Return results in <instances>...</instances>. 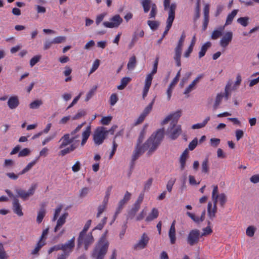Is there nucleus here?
<instances>
[{
	"instance_id": "nucleus-1",
	"label": "nucleus",
	"mask_w": 259,
	"mask_h": 259,
	"mask_svg": "<svg viewBox=\"0 0 259 259\" xmlns=\"http://www.w3.org/2000/svg\"><path fill=\"white\" fill-rule=\"evenodd\" d=\"M85 123L84 121L78 125L70 133L65 134L61 138L59 141L61 143L59 148L61 149L59 153V155L64 156L77 148L78 144L76 143L79 141L78 139L80 137L79 132Z\"/></svg>"
},
{
	"instance_id": "nucleus-2",
	"label": "nucleus",
	"mask_w": 259,
	"mask_h": 259,
	"mask_svg": "<svg viewBox=\"0 0 259 259\" xmlns=\"http://www.w3.org/2000/svg\"><path fill=\"white\" fill-rule=\"evenodd\" d=\"M164 136V129H159L153 133L142 145L135 147L133 151V160L138 159L145 151L148 150L147 155L150 156L158 148Z\"/></svg>"
},
{
	"instance_id": "nucleus-3",
	"label": "nucleus",
	"mask_w": 259,
	"mask_h": 259,
	"mask_svg": "<svg viewBox=\"0 0 259 259\" xmlns=\"http://www.w3.org/2000/svg\"><path fill=\"white\" fill-rule=\"evenodd\" d=\"M109 246V242L98 240L92 251L91 256L95 259H104Z\"/></svg>"
},
{
	"instance_id": "nucleus-4",
	"label": "nucleus",
	"mask_w": 259,
	"mask_h": 259,
	"mask_svg": "<svg viewBox=\"0 0 259 259\" xmlns=\"http://www.w3.org/2000/svg\"><path fill=\"white\" fill-rule=\"evenodd\" d=\"M94 240L92 232L88 234H79L77 240L76 250H78L82 246H83L84 249L88 250L89 247L94 243Z\"/></svg>"
},
{
	"instance_id": "nucleus-5",
	"label": "nucleus",
	"mask_w": 259,
	"mask_h": 259,
	"mask_svg": "<svg viewBox=\"0 0 259 259\" xmlns=\"http://www.w3.org/2000/svg\"><path fill=\"white\" fill-rule=\"evenodd\" d=\"M176 8L177 5H176L175 4H172L170 7L168 16L166 20V26L165 27V31H164L162 35L161 36V37L160 39H159L157 41V43L158 45H160L162 42V39L167 34L169 30L170 29L172 26L173 21L175 17V11L176 10Z\"/></svg>"
},
{
	"instance_id": "nucleus-6",
	"label": "nucleus",
	"mask_w": 259,
	"mask_h": 259,
	"mask_svg": "<svg viewBox=\"0 0 259 259\" xmlns=\"http://www.w3.org/2000/svg\"><path fill=\"white\" fill-rule=\"evenodd\" d=\"M181 125L176 124L175 122H171L167 128L165 134L170 139L175 140L182 134Z\"/></svg>"
},
{
	"instance_id": "nucleus-7",
	"label": "nucleus",
	"mask_w": 259,
	"mask_h": 259,
	"mask_svg": "<svg viewBox=\"0 0 259 259\" xmlns=\"http://www.w3.org/2000/svg\"><path fill=\"white\" fill-rule=\"evenodd\" d=\"M185 37L186 35L184 32H183L181 35V36L178 41V43L175 49V54L174 56V59L176 61V65L178 67H180L181 65V58L182 55V48Z\"/></svg>"
},
{
	"instance_id": "nucleus-8",
	"label": "nucleus",
	"mask_w": 259,
	"mask_h": 259,
	"mask_svg": "<svg viewBox=\"0 0 259 259\" xmlns=\"http://www.w3.org/2000/svg\"><path fill=\"white\" fill-rule=\"evenodd\" d=\"M37 187V184H32L28 190L26 191L22 189H16L15 192L17 193V197H20L23 200L25 201L28 199L30 196H32L35 191Z\"/></svg>"
},
{
	"instance_id": "nucleus-9",
	"label": "nucleus",
	"mask_w": 259,
	"mask_h": 259,
	"mask_svg": "<svg viewBox=\"0 0 259 259\" xmlns=\"http://www.w3.org/2000/svg\"><path fill=\"white\" fill-rule=\"evenodd\" d=\"M108 131L103 127H98L95 131L93 135V140L96 145H101L106 139Z\"/></svg>"
},
{
	"instance_id": "nucleus-10",
	"label": "nucleus",
	"mask_w": 259,
	"mask_h": 259,
	"mask_svg": "<svg viewBox=\"0 0 259 259\" xmlns=\"http://www.w3.org/2000/svg\"><path fill=\"white\" fill-rule=\"evenodd\" d=\"M201 237L199 230L193 229L189 232L188 235L187 239V243L190 246H193L199 242Z\"/></svg>"
},
{
	"instance_id": "nucleus-11",
	"label": "nucleus",
	"mask_w": 259,
	"mask_h": 259,
	"mask_svg": "<svg viewBox=\"0 0 259 259\" xmlns=\"http://www.w3.org/2000/svg\"><path fill=\"white\" fill-rule=\"evenodd\" d=\"M123 22L119 15H115L110 19V21L104 22L103 25L107 28H117Z\"/></svg>"
},
{
	"instance_id": "nucleus-12",
	"label": "nucleus",
	"mask_w": 259,
	"mask_h": 259,
	"mask_svg": "<svg viewBox=\"0 0 259 259\" xmlns=\"http://www.w3.org/2000/svg\"><path fill=\"white\" fill-rule=\"evenodd\" d=\"M149 238L145 233H143L138 242L134 245V249L137 250L145 248L147 245Z\"/></svg>"
},
{
	"instance_id": "nucleus-13",
	"label": "nucleus",
	"mask_w": 259,
	"mask_h": 259,
	"mask_svg": "<svg viewBox=\"0 0 259 259\" xmlns=\"http://www.w3.org/2000/svg\"><path fill=\"white\" fill-rule=\"evenodd\" d=\"M74 241L75 237H73L65 243L60 244L61 250H63L64 252H66L68 255L72 251V249L74 247Z\"/></svg>"
},
{
	"instance_id": "nucleus-14",
	"label": "nucleus",
	"mask_w": 259,
	"mask_h": 259,
	"mask_svg": "<svg viewBox=\"0 0 259 259\" xmlns=\"http://www.w3.org/2000/svg\"><path fill=\"white\" fill-rule=\"evenodd\" d=\"M181 116V111L178 110L176 112L171 113L166 116L164 119L162 121V124H166L169 121L172 120L171 122H175L176 124H177L179 118Z\"/></svg>"
},
{
	"instance_id": "nucleus-15",
	"label": "nucleus",
	"mask_w": 259,
	"mask_h": 259,
	"mask_svg": "<svg viewBox=\"0 0 259 259\" xmlns=\"http://www.w3.org/2000/svg\"><path fill=\"white\" fill-rule=\"evenodd\" d=\"M233 33L231 31L227 32L220 40V44L223 48H226L232 41Z\"/></svg>"
},
{
	"instance_id": "nucleus-16",
	"label": "nucleus",
	"mask_w": 259,
	"mask_h": 259,
	"mask_svg": "<svg viewBox=\"0 0 259 259\" xmlns=\"http://www.w3.org/2000/svg\"><path fill=\"white\" fill-rule=\"evenodd\" d=\"M209 5L208 4L205 5L203 9L204 20L203 23V30H205L209 22Z\"/></svg>"
},
{
	"instance_id": "nucleus-17",
	"label": "nucleus",
	"mask_w": 259,
	"mask_h": 259,
	"mask_svg": "<svg viewBox=\"0 0 259 259\" xmlns=\"http://www.w3.org/2000/svg\"><path fill=\"white\" fill-rule=\"evenodd\" d=\"M13 210L14 212L19 217H21L23 215V213L22 211V206L18 198H15L13 201Z\"/></svg>"
},
{
	"instance_id": "nucleus-18",
	"label": "nucleus",
	"mask_w": 259,
	"mask_h": 259,
	"mask_svg": "<svg viewBox=\"0 0 259 259\" xmlns=\"http://www.w3.org/2000/svg\"><path fill=\"white\" fill-rule=\"evenodd\" d=\"M19 105L18 97L16 96L11 97L8 101V105L10 109H16Z\"/></svg>"
},
{
	"instance_id": "nucleus-19",
	"label": "nucleus",
	"mask_w": 259,
	"mask_h": 259,
	"mask_svg": "<svg viewBox=\"0 0 259 259\" xmlns=\"http://www.w3.org/2000/svg\"><path fill=\"white\" fill-rule=\"evenodd\" d=\"M175 223L176 221H174L168 231V236L171 244L175 243L176 240Z\"/></svg>"
},
{
	"instance_id": "nucleus-20",
	"label": "nucleus",
	"mask_w": 259,
	"mask_h": 259,
	"mask_svg": "<svg viewBox=\"0 0 259 259\" xmlns=\"http://www.w3.org/2000/svg\"><path fill=\"white\" fill-rule=\"evenodd\" d=\"M91 133V126L88 125L85 129L83 131L81 134L82 140L81 142V146H83L86 143L88 138H89Z\"/></svg>"
},
{
	"instance_id": "nucleus-21",
	"label": "nucleus",
	"mask_w": 259,
	"mask_h": 259,
	"mask_svg": "<svg viewBox=\"0 0 259 259\" xmlns=\"http://www.w3.org/2000/svg\"><path fill=\"white\" fill-rule=\"evenodd\" d=\"M217 210V204H213V207L212 208V203L209 202L207 205V212L208 217L211 220H213L215 218Z\"/></svg>"
},
{
	"instance_id": "nucleus-22",
	"label": "nucleus",
	"mask_w": 259,
	"mask_h": 259,
	"mask_svg": "<svg viewBox=\"0 0 259 259\" xmlns=\"http://www.w3.org/2000/svg\"><path fill=\"white\" fill-rule=\"evenodd\" d=\"M158 214L159 211L158 209L156 208H152L151 212L146 218L145 221L148 222H151L156 219L158 217Z\"/></svg>"
},
{
	"instance_id": "nucleus-23",
	"label": "nucleus",
	"mask_w": 259,
	"mask_h": 259,
	"mask_svg": "<svg viewBox=\"0 0 259 259\" xmlns=\"http://www.w3.org/2000/svg\"><path fill=\"white\" fill-rule=\"evenodd\" d=\"M153 4L152 0H141V4L143 8L145 13L149 12L150 8H151V4Z\"/></svg>"
},
{
	"instance_id": "nucleus-24",
	"label": "nucleus",
	"mask_w": 259,
	"mask_h": 259,
	"mask_svg": "<svg viewBox=\"0 0 259 259\" xmlns=\"http://www.w3.org/2000/svg\"><path fill=\"white\" fill-rule=\"evenodd\" d=\"M213 190L212 192L211 198L213 202V204H217L218 202V199L220 197L219 194L218 187L216 185L213 186Z\"/></svg>"
},
{
	"instance_id": "nucleus-25",
	"label": "nucleus",
	"mask_w": 259,
	"mask_h": 259,
	"mask_svg": "<svg viewBox=\"0 0 259 259\" xmlns=\"http://www.w3.org/2000/svg\"><path fill=\"white\" fill-rule=\"evenodd\" d=\"M211 43L209 41H207L202 46L200 51L199 52V58H201L205 55L207 50L211 47Z\"/></svg>"
},
{
	"instance_id": "nucleus-26",
	"label": "nucleus",
	"mask_w": 259,
	"mask_h": 259,
	"mask_svg": "<svg viewBox=\"0 0 259 259\" xmlns=\"http://www.w3.org/2000/svg\"><path fill=\"white\" fill-rule=\"evenodd\" d=\"M131 80V78L130 77H123L120 80V84L117 86V89L119 90H123Z\"/></svg>"
},
{
	"instance_id": "nucleus-27",
	"label": "nucleus",
	"mask_w": 259,
	"mask_h": 259,
	"mask_svg": "<svg viewBox=\"0 0 259 259\" xmlns=\"http://www.w3.org/2000/svg\"><path fill=\"white\" fill-rule=\"evenodd\" d=\"M224 96V94L223 93H220V94H217L215 99L214 104L213 105V108L214 110H215L218 108L219 105L221 103V102L222 101V99H223Z\"/></svg>"
},
{
	"instance_id": "nucleus-28",
	"label": "nucleus",
	"mask_w": 259,
	"mask_h": 259,
	"mask_svg": "<svg viewBox=\"0 0 259 259\" xmlns=\"http://www.w3.org/2000/svg\"><path fill=\"white\" fill-rule=\"evenodd\" d=\"M238 11V10H234L231 13L228 14L226 19L225 25H230L232 23L234 17L236 16Z\"/></svg>"
},
{
	"instance_id": "nucleus-29",
	"label": "nucleus",
	"mask_w": 259,
	"mask_h": 259,
	"mask_svg": "<svg viewBox=\"0 0 259 259\" xmlns=\"http://www.w3.org/2000/svg\"><path fill=\"white\" fill-rule=\"evenodd\" d=\"M136 64V58L135 56H133L130 58L127 65V68L128 70H133L135 68Z\"/></svg>"
},
{
	"instance_id": "nucleus-30",
	"label": "nucleus",
	"mask_w": 259,
	"mask_h": 259,
	"mask_svg": "<svg viewBox=\"0 0 259 259\" xmlns=\"http://www.w3.org/2000/svg\"><path fill=\"white\" fill-rule=\"evenodd\" d=\"M224 29V27H220L219 29L214 30L211 34V38L216 39L222 36Z\"/></svg>"
},
{
	"instance_id": "nucleus-31",
	"label": "nucleus",
	"mask_w": 259,
	"mask_h": 259,
	"mask_svg": "<svg viewBox=\"0 0 259 259\" xmlns=\"http://www.w3.org/2000/svg\"><path fill=\"white\" fill-rule=\"evenodd\" d=\"M200 16V0H197L194 21L197 20Z\"/></svg>"
},
{
	"instance_id": "nucleus-32",
	"label": "nucleus",
	"mask_w": 259,
	"mask_h": 259,
	"mask_svg": "<svg viewBox=\"0 0 259 259\" xmlns=\"http://www.w3.org/2000/svg\"><path fill=\"white\" fill-rule=\"evenodd\" d=\"M46 212V209L44 207H41L38 211L36 219V221L38 223H40L42 222L44 217L45 216Z\"/></svg>"
},
{
	"instance_id": "nucleus-33",
	"label": "nucleus",
	"mask_w": 259,
	"mask_h": 259,
	"mask_svg": "<svg viewBox=\"0 0 259 259\" xmlns=\"http://www.w3.org/2000/svg\"><path fill=\"white\" fill-rule=\"evenodd\" d=\"M152 82L150 81L149 79L147 80H145V85L143 92V98L144 99L146 96L147 95L148 92L149 91V88L151 85Z\"/></svg>"
},
{
	"instance_id": "nucleus-34",
	"label": "nucleus",
	"mask_w": 259,
	"mask_h": 259,
	"mask_svg": "<svg viewBox=\"0 0 259 259\" xmlns=\"http://www.w3.org/2000/svg\"><path fill=\"white\" fill-rule=\"evenodd\" d=\"M210 120V117H207L202 123H198L197 124H193L192 126L193 129H199L204 127L207 123L208 121Z\"/></svg>"
},
{
	"instance_id": "nucleus-35",
	"label": "nucleus",
	"mask_w": 259,
	"mask_h": 259,
	"mask_svg": "<svg viewBox=\"0 0 259 259\" xmlns=\"http://www.w3.org/2000/svg\"><path fill=\"white\" fill-rule=\"evenodd\" d=\"M202 172L205 174H208L209 172L208 158H206L201 164Z\"/></svg>"
},
{
	"instance_id": "nucleus-36",
	"label": "nucleus",
	"mask_w": 259,
	"mask_h": 259,
	"mask_svg": "<svg viewBox=\"0 0 259 259\" xmlns=\"http://www.w3.org/2000/svg\"><path fill=\"white\" fill-rule=\"evenodd\" d=\"M38 158H37L35 160L28 163L27 166L19 172V175H23L28 171L35 164Z\"/></svg>"
},
{
	"instance_id": "nucleus-37",
	"label": "nucleus",
	"mask_w": 259,
	"mask_h": 259,
	"mask_svg": "<svg viewBox=\"0 0 259 259\" xmlns=\"http://www.w3.org/2000/svg\"><path fill=\"white\" fill-rule=\"evenodd\" d=\"M43 104L41 100H36L29 104V108L31 109H38Z\"/></svg>"
},
{
	"instance_id": "nucleus-38",
	"label": "nucleus",
	"mask_w": 259,
	"mask_h": 259,
	"mask_svg": "<svg viewBox=\"0 0 259 259\" xmlns=\"http://www.w3.org/2000/svg\"><path fill=\"white\" fill-rule=\"evenodd\" d=\"M64 69H65V70L63 71V74L65 76H67V77H66L65 79V81L66 82H68V81H70L71 80V77L69 76V75L71 73L72 69L70 67H69L68 66H65Z\"/></svg>"
},
{
	"instance_id": "nucleus-39",
	"label": "nucleus",
	"mask_w": 259,
	"mask_h": 259,
	"mask_svg": "<svg viewBox=\"0 0 259 259\" xmlns=\"http://www.w3.org/2000/svg\"><path fill=\"white\" fill-rule=\"evenodd\" d=\"M140 208V206L134 204L132 208L128 212L129 217H130L131 219H133L135 216Z\"/></svg>"
},
{
	"instance_id": "nucleus-40",
	"label": "nucleus",
	"mask_w": 259,
	"mask_h": 259,
	"mask_svg": "<svg viewBox=\"0 0 259 259\" xmlns=\"http://www.w3.org/2000/svg\"><path fill=\"white\" fill-rule=\"evenodd\" d=\"M249 18L248 17H243L239 18L237 21L242 26L246 27L248 25Z\"/></svg>"
},
{
	"instance_id": "nucleus-41",
	"label": "nucleus",
	"mask_w": 259,
	"mask_h": 259,
	"mask_svg": "<svg viewBox=\"0 0 259 259\" xmlns=\"http://www.w3.org/2000/svg\"><path fill=\"white\" fill-rule=\"evenodd\" d=\"M147 24L153 30H156L159 25V22L157 21L148 20L147 21Z\"/></svg>"
},
{
	"instance_id": "nucleus-42",
	"label": "nucleus",
	"mask_w": 259,
	"mask_h": 259,
	"mask_svg": "<svg viewBox=\"0 0 259 259\" xmlns=\"http://www.w3.org/2000/svg\"><path fill=\"white\" fill-rule=\"evenodd\" d=\"M86 111L84 110H79L77 113L72 117V120H77L86 115Z\"/></svg>"
},
{
	"instance_id": "nucleus-43",
	"label": "nucleus",
	"mask_w": 259,
	"mask_h": 259,
	"mask_svg": "<svg viewBox=\"0 0 259 259\" xmlns=\"http://www.w3.org/2000/svg\"><path fill=\"white\" fill-rule=\"evenodd\" d=\"M45 244L44 241L39 240L37 242L35 248L32 251V254H36L38 253L40 249Z\"/></svg>"
},
{
	"instance_id": "nucleus-44",
	"label": "nucleus",
	"mask_w": 259,
	"mask_h": 259,
	"mask_svg": "<svg viewBox=\"0 0 259 259\" xmlns=\"http://www.w3.org/2000/svg\"><path fill=\"white\" fill-rule=\"evenodd\" d=\"M157 7L155 4H151V10L149 14V18H155L157 14Z\"/></svg>"
},
{
	"instance_id": "nucleus-45",
	"label": "nucleus",
	"mask_w": 259,
	"mask_h": 259,
	"mask_svg": "<svg viewBox=\"0 0 259 259\" xmlns=\"http://www.w3.org/2000/svg\"><path fill=\"white\" fill-rule=\"evenodd\" d=\"M145 132L144 130H143L139 136V138L137 140V144H136V146L135 147H137L138 146L139 147H142V145L141 144L143 142V140L144 139V137H145Z\"/></svg>"
},
{
	"instance_id": "nucleus-46",
	"label": "nucleus",
	"mask_w": 259,
	"mask_h": 259,
	"mask_svg": "<svg viewBox=\"0 0 259 259\" xmlns=\"http://www.w3.org/2000/svg\"><path fill=\"white\" fill-rule=\"evenodd\" d=\"M97 89V86L94 87L87 94L86 98L85 99V101H88L94 95Z\"/></svg>"
},
{
	"instance_id": "nucleus-47",
	"label": "nucleus",
	"mask_w": 259,
	"mask_h": 259,
	"mask_svg": "<svg viewBox=\"0 0 259 259\" xmlns=\"http://www.w3.org/2000/svg\"><path fill=\"white\" fill-rule=\"evenodd\" d=\"M221 206L224 207L226 202H227V196L224 193H221L220 194V197L218 199Z\"/></svg>"
},
{
	"instance_id": "nucleus-48",
	"label": "nucleus",
	"mask_w": 259,
	"mask_h": 259,
	"mask_svg": "<svg viewBox=\"0 0 259 259\" xmlns=\"http://www.w3.org/2000/svg\"><path fill=\"white\" fill-rule=\"evenodd\" d=\"M67 216V212L64 213L61 215V217L58 220L57 222V224H58V226H62L65 224Z\"/></svg>"
},
{
	"instance_id": "nucleus-49",
	"label": "nucleus",
	"mask_w": 259,
	"mask_h": 259,
	"mask_svg": "<svg viewBox=\"0 0 259 259\" xmlns=\"http://www.w3.org/2000/svg\"><path fill=\"white\" fill-rule=\"evenodd\" d=\"M154 102V99L144 109L142 114L146 116L151 111Z\"/></svg>"
},
{
	"instance_id": "nucleus-50",
	"label": "nucleus",
	"mask_w": 259,
	"mask_h": 259,
	"mask_svg": "<svg viewBox=\"0 0 259 259\" xmlns=\"http://www.w3.org/2000/svg\"><path fill=\"white\" fill-rule=\"evenodd\" d=\"M8 255L6 252L5 251V249L2 243H0V259H7Z\"/></svg>"
},
{
	"instance_id": "nucleus-51",
	"label": "nucleus",
	"mask_w": 259,
	"mask_h": 259,
	"mask_svg": "<svg viewBox=\"0 0 259 259\" xmlns=\"http://www.w3.org/2000/svg\"><path fill=\"white\" fill-rule=\"evenodd\" d=\"M207 224L208 225V226H207L206 228H204L203 229V233L201 235V237L203 236H206L207 235H209L211 234L212 232L211 228L210 227L209 225L210 224V221H207Z\"/></svg>"
},
{
	"instance_id": "nucleus-52",
	"label": "nucleus",
	"mask_w": 259,
	"mask_h": 259,
	"mask_svg": "<svg viewBox=\"0 0 259 259\" xmlns=\"http://www.w3.org/2000/svg\"><path fill=\"white\" fill-rule=\"evenodd\" d=\"M157 66H153V69H152V71L147 75L145 80H147L148 79H149L150 81L152 82V80L153 79V76L157 72Z\"/></svg>"
},
{
	"instance_id": "nucleus-53",
	"label": "nucleus",
	"mask_w": 259,
	"mask_h": 259,
	"mask_svg": "<svg viewBox=\"0 0 259 259\" xmlns=\"http://www.w3.org/2000/svg\"><path fill=\"white\" fill-rule=\"evenodd\" d=\"M255 231V228L252 226H249L246 231V235L250 237L253 236Z\"/></svg>"
},
{
	"instance_id": "nucleus-54",
	"label": "nucleus",
	"mask_w": 259,
	"mask_h": 259,
	"mask_svg": "<svg viewBox=\"0 0 259 259\" xmlns=\"http://www.w3.org/2000/svg\"><path fill=\"white\" fill-rule=\"evenodd\" d=\"M187 214L189 216L194 222L197 224H199L202 222L200 218L199 217L196 216L195 214L191 213L190 212H187Z\"/></svg>"
},
{
	"instance_id": "nucleus-55",
	"label": "nucleus",
	"mask_w": 259,
	"mask_h": 259,
	"mask_svg": "<svg viewBox=\"0 0 259 259\" xmlns=\"http://www.w3.org/2000/svg\"><path fill=\"white\" fill-rule=\"evenodd\" d=\"M90 189L88 187H84L81 189L79 192V197L83 198L85 197L89 193Z\"/></svg>"
},
{
	"instance_id": "nucleus-56",
	"label": "nucleus",
	"mask_w": 259,
	"mask_h": 259,
	"mask_svg": "<svg viewBox=\"0 0 259 259\" xmlns=\"http://www.w3.org/2000/svg\"><path fill=\"white\" fill-rule=\"evenodd\" d=\"M124 206V205H123L122 204H121L119 202H118V206H117V208L116 209L115 214H114V217H113V222H114L115 220L117 215L121 212V211L122 209H123Z\"/></svg>"
},
{
	"instance_id": "nucleus-57",
	"label": "nucleus",
	"mask_w": 259,
	"mask_h": 259,
	"mask_svg": "<svg viewBox=\"0 0 259 259\" xmlns=\"http://www.w3.org/2000/svg\"><path fill=\"white\" fill-rule=\"evenodd\" d=\"M176 182V179L175 178H171L167 182V184L166 185V189L167 190L170 192L171 191L172 186L174 185L175 183Z\"/></svg>"
},
{
	"instance_id": "nucleus-58",
	"label": "nucleus",
	"mask_w": 259,
	"mask_h": 259,
	"mask_svg": "<svg viewBox=\"0 0 259 259\" xmlns=\"http://www.w3.org/2000/svg\"><path fill=\"white\" fill-rule=\"evenodd\" d=\"M100 65V60L98 59H96L92 65V67L90 70V74H92L94 72H95L99 67Z\"/></svg>"
},
{
	"instance_id": "nucleus-59",
	"label": "nucleus",
	"mask_w": 259,
	"mask_h": 259,
	"mask_svg": "<svg viewBox=\"0 0 259 259\" xmlns=\"http://www.w3.org/2000/svg\"><path fill=\"white\" fill-rule=\"evenodd\" d=\"M54 44H60L62 42H64L66 41V37L63 36H59L55 37L53 39Z\"/></svg>"
},
{
	"instance_id": "nucleus-60",
	"label": "nucleus",
	"mask_w": 259,
	"mask_h": 259,
	"mask_svg": "<svg viewBox=\"0 0 259 259\" xmlns=\"http://www.w3.org/2000/svg\"><path fill=\"white\" fill-rule=\"evenodd\" d=\"M198 144V140L196 138H194L189 144L188 148L190 150H194Z\"/></svg>"
},
{
	"instance_id": "nucleus-61",
	"label": "nucleus",
	"mask_w": 259,
	"mask_h": 259,
	"mask_svg": "<svg viewBox=\"0 0 259 259\" xmlns=\"http://www.w3.org/2000/svg\"><path fill=\"white\" fill-rule=\"evenodd\" d=\"M220 139L218 138H211L210 140V143L211 146L217 147L220 143Z\"/></svg>"
},
{
	"instance_id": "nucleus-62",
	"label": "nucleus",
	"mask_w": 259,
	"mask_h": 259,
	"mask_svg": "<svg viewBox=\"0 0 259 259\" xmlns=\"http://www.w3.org/2000/svg\"><path fill=\"white\" fill-rule=\"evenodd\" d=\"M14 165V162L12 159H6L4 162V166L6 168H11Z\"/></svg>"
},
{
	"instance_id": "nucleus-63",
	"label": "nucleus",
	"mask_w": 259,
	"mask_h": 259,
	"mask_svg": "<svg viewBox=\"0 0 259 259\" xmlns=\"http://www.w3.org/2000/svg\"><path fill=\"white\" fill-rule=\"evenodd\" d=\"M118 101L117 96L115 94H113L110 98V104L111 106H114Z\"/></svg>"
},
{
	"instance_id": "nucleus-64",
	"label": "nucleus",
	"mask_w": 259,
	"mask_h": 259,
	"mask_svg": "<svg viewBox=\"0 0 259 259\" xmlns=\"http://www.w3.org/2000/svg\"><path fill=\"white\" fill-rule=\"evenodd\" d=\"M30 152V150L28 148H24L20 151L18 154L19 157H24L27 156Z\"/></svg>"
}]
</instances>
